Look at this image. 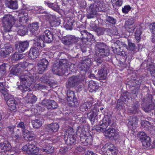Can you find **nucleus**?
<instances>
[{"label": "nucleus", "mask_w": 155, "mask_h": 155, "mask_svg": "<svg viewBox=\"0 0 155 155\" xmlns=\"http://www.w3.org/2000/svg\"><path fill=\"white\" fill-rule=\"evenodd\" d=\"M26 68L28 69L29 68L28 67L25 68V65L20 64L12 68L10 71L11 74L13 75H18L20 73L21 74L19 77L20 85L18 88L22 91H28L29 90L28 86L32 84L34 80V77L32 75V74H34V69L32 68L29 71L26 70Z\"/></svg>", "instance_id": "f257e3e1"}, {"label": "nucleus", "mask_w": 155, "mask_h": 155, "mask_svg": "<svg viewBox=\"0 0 155 155\" xmlns=\"http://www.w3.org/2000/svg\"><path fill=\"white\" fill-rule=\"evenodd\" d=\"M91 60L90 59L85 60L79 62L78 66V69L84 73L81 74V77L79 78L77 76H73L70 78L67 82L66 87L68 88L73 87L77 85V83L79 82H82L85 79V74L86 72L88 71L91 66Z\"/></svg>", "instance_id": "f03ea898"}, {"label": "nucleus", "mask_w": 155, "mask_h": 155, "mask_svg": "<svg viewBox=\"0 0 155 155\" xmlns=\"http://www.w3.org/2000/svg\"><path fill=\"white\" fill-rule=\"evenodd\" d=\"M48 65V62L45 59H42L37 64V69L38 73L36 74L35 72V69L33 68V65L31 64H28V67L29 68V70L30 68H31V70L32 69V68L34 69V74H32V75L34 77V80L33 81V82H34L36 80L38 79L39 78L38 76V73L42 74L46 70Z\"/></svg>", "instance_id": "7ed1b4c3"}, {"label": "nucleus", "mask_w": 155, "mask_h": 155, "mask_svg": "<svg viewBox=\"0 0 155 155\" xmlns=\"http://www.w3.org/2000/svg\"><path fill=\"white\" fill-rule=\"evenodd\" d=\"M2 20L3 31L6 32L10 31L15 21V18L11 15L5 14L2 18Z\"/></svg>", "instance_id": "20e7f679"}, {"label": "nucleus", "mask_w": 155, "mask_h": 155, "mask_svg": "<svg viewBox=\"0 0 155 155\" xmlns=\"http://www.w3.org/2000/svg\"><path fill=\"white\" fill-rule=\"evenodd\" d=\"M102 5L99 1L95 2L94 4L90 5L87 9V17L88 19L93 18L96 16L97 11H101Z\"/></svg>", "instance_id": "39448f33"}, {"label": "nucleus", "mask_w": 155, "mask_h": 155, "mask_svg": "<svg viewBox=\"0 0 155 155\" xmlns=\"http://www.w3.org/2000/svg\"><path fill=\"white\" fill-rule=\"evenodd\" d=\"M95 49L96 55L98 57L104 58L108 55V47L103 43H97Z\"/></svg>", "instance_id": "423d86ee"}, {"label": "nucleus", "mask_w": 155, "mask_h": 155, "mask_svg": "<svg viewBox=\"0 0 155 155\" xmlns=\"http://www.w3.org/2000/svg\"><path fill=\"white\" fill-rule=\"evenodd\" d=\"M76 133L71 127L69 128L65 132L64 139L68 145L73 144L76 141Z\"/></svg>", "instance_id": "0eeeda50"}, {"label": "nucleus", "mask_w": 155, "mask_h": 155, "mask_svg": "<svg viewBox=\"0 0 155 155\" xmlns=\"http://www.w3.org/2000/svg\"><path fill=\"white\" fill-rule=\"evenodd\" d=\"M111 122L110 118L109 116H106L103 118L102 124L95 127L94 130L97 132L102 131L104 133L108 126H110Z\"/></svg>", "instance_id": "6e6552de"}, {"label": "nucleus", "mask_w": 155, "mask_h": 155, "mask_svg": "<svg viewBox=\"0 0 155 155\" xmlns=\"http://www.w3.org/2000/svg\"><path fill=\"white\" fill-rule=\"evenodd\" d=\"M22 150L25 153L30 155H42L38 154H35L39 151V149L31 143H28L22 147Z\"/></svg>", "instance_id": "1a4fd4ad"}, {"label": "nucleus", "mask_w": 155, "mask_h": 155, "mask_svg": "<svg viewBox=\"0 0 155 155\" xmlns=\"http://www.w3.org/2000/svg\"><path fill=\"white\" fill-rule=\"evenodd\" d=\"M51 141L47 139L40 142L39 143V145L42 147V148L40 149V150L48 153L53 152L54 148L51 145Z\"/></svg>", "instance_id": "9d476101"}, {"label": "nucleus", "mask_w": 155, "mask_h": 155, "mask_svg": "<svg viewBox=\"0 0 155 155\" xmlns=\"http://www.w3.org/2000/svg\"><path fill=\"white\" fill-rule=\"evenodd\" d=\"M59 126L56 123H52L47 125L45 129V134H52L57 132L58 130Z\"/></svg>", "instance_id": "9b49d317"}, {"label": "nucleus", "mask_w": 155, "mask_h": 155, "mask_svg": "<svg viewBox=\"0 0 155 155\" xmlns=\"http://www.w3.org/2000/svg\"><path fill=\"white\" fill-rule=\"evenodd\" d=\"M4 99L6 101L9 109L11 110H14L16 107V103L13 96L8 94L7 95L4 96Z\"/></svg>", "instance_id": "f8f14e48"}, {"label": "nucleus", "mask_w": 155, "mask_h": 155, "mask_svg": "<svg viewBox=\"0 0 155 155\" xmlns=\"http://www.w3.org/2000/svg\"><path fill=\"white\" fill-rule=\"evenodd\" d=\"M79 38L74 36L68 35L62 38L63 43L66 45H70L77 42Z\"/></svg>", "instance_id": "ddd939ff"}, {"label": "nucleus", "mask_w": 155, "mask_h": 155, "mask_svg": "<svg viewBox=\"0 0 155 155\" xmlns=\"http://www.w3.org/2000/svg\"><path fill=\"white\" fill-rule=\"evenodd\" d=\"M65 61L64 60H63L59 61L58 66H54L53 67L52 71L54 74L59 75H62L65 73V71L62 69L64 67V62Z\"/></svg>", "instance_id": "4468645a"}, {"label": "nucleus", "mask_w": 155, "mask_h": 155, "mask_svg": "<svg viewBox=\"0 0 155 155\" xmlns=\"http://www.w3.org/2000/svg\"><path fill=\"white\" fill-rule=\"evenodd\" d=\"M19 20L17 21L16 23L15 22V26L16 27H20L21 26H25V24L26 22L28 19V16L27 13H21L20 14ZM16 21H15V22Z\"/></svg>", "instance_id": "2eb2a0df"}, {"label": "nucleus", "mask_w": 155, "mask_h": 155, "mask_svg": "<svg viewBox=\"0 0 155 155\" xmlns=\"http://www.w3.org/2000/svg\"><path fill=\"white\" fill-rule=\"evenodd\" d=\"M68 102L70 105L72 107L74 106L75 104L77 103V100L75 97V93L70 90H68L67 94Z\"/></svg>", "instance_id": "dca6fc26"}, {"label": "nucleus", "mask_w": 155, "mask_h": 155, "mask_svg": "<svg viewBox=\"0 0 155 155\" xmlns=\"http://www.w3.org/2000/svg\"><path fill=\"white\" fill-rule=\"evenodd\" d=\"M112 124V122L110 124V126H109V128L105 130L104 132V134L106 137L109 138H114L118 135V133L114 129L110 127L111 125Z\"/></svg>", "instance_id": "f3484780"}, {"label": "nucleus", "mask_w": 155, "mask_h": 155, "mask_svg": "<svg viewBox=\"0 0 155 155\" xmlns=\"http://www.w3.org/2000/svg\"><path fill=\"white\" fill-rule=\"evenodd\" d=\"M80 140L85 146L90 145L92 142V137L91 135L87 136L84 134H81Z\"/></svg>", "instance_id": "a211bd4d"}, {"label": "nucleus", "mask_w": 155, "mask_h": 155, "mask_svg": "<svg viewBox=\"0 0 155 155\" xmlns=\"http://www.w3.org/2000/svg\"><path fill=\"white\" fill-rule=\"evenodd\" d=\"M128 126L133 130H134L138 126V120L136 116L131 117L128 119Z\"/></svg>", "instance_id": "6ab92c4d"}, {"label": "nucleus", "mask_w": 155, "mask_h": 155, "mask_svg": "<svg viewBox=\"0 0 155 155\" xmlns=\"http://www.w3.org/2000/svg\"><path fill=\"white\" fill-rule=\"evenodd\" d=\"M22 136L26 140H32L34 138L35 134L33 131L26 129L22 130Z\"/></svg>", "instance_id": "aec40b11"}, {"label": "nucleus", "mask_w": 155, "mask_h": 155, "mask_svg": "<svg viewBox=\"0 0 155 155\" xmlns=\"http://www.w3.org/2000/svg\"><path fill=\"white\" fill-rule=\"evenodd\" d=\"M42 105L45 106L48 108L54 109L58 107V104L56 102L53 100H44L42 102Z\"/></svg>", "instance_id": "412c9836"}, {"label": "nucleus", "mask_w": 155, "mask_h": 155, "mask_svg": "<svg viewBox=\"0 0 155 155\" xmlns=\"http://www.w3.org/2000/svg\"><path fill=\"white\" fill-rule=\"evenodd\" d=\"M44 41L47 43H51L53 40V35L49 30L46 29L44 31L42 35Z\"/></svg>", "instance_id": "4be33fe9"}, {"label": "nucleus", "mask_w": 155, "mask_h": 155, "mask_svg": "<svg viewBox=\"0 0 155 155\" xmlns=\"http://www.w3.org/2000/svg\"><path fill=\"white\" fill-rule=\"evenodd\" d=\"M36 11L38 13H44L45 14L43 16L45 17V18L46 20L50 19L51 18H53V16L49 13H47L45 10L41 6H36L35 8Z\"/></svg>", "instance_id": "5701e85b"}, {"label": "nucleus", "mask_w": 155, "mask_h": 155, "mask_svg": "<svg viewBox=\"0 0 155 155\" xmlns=\"http://www.w3.org/2000/svg\"><path fill=\"white\" fill-rule=\"evenodd\" d=\"M129 99L128 97L127 96L126 94H124L122 97H120V99L118 100L117 101V104L116 106L117 109L120 110L123 109L124 105V102L127 101Z\"/></svg>", "instance_id": "b1692460"}, {"label": "nucleus", "mask_w": 155, "mask_h": 155, "mask_svg": "<svg viewBox=\"0 0 155 155\" xmlns=\"http://www.w3.org/2000/svg\"><path fill=\"white\" fill-rule=\"evenodd\" d=\"M34 44L35 46L38 47L39 48H43L45 46L44 39L42 35L37 36L34 39Z\"/></svg>", "instance_id": "393cba45"}, {"label": "nucleus", "mask_w": 155, "mask_h": 155, "mask_svg": "<svg viewBox=\"0 0 155 155\" xmlns=\"http://www.w3.org/2000/svg\"><path fill=\"white\" fill-rule=\"evenodd\" d=\"M114 147L113 144L108 143L104 146L101 149V150L105 154L110 153L114 150Z\"/></svg>", "instance_id": "a878e982"}, {"label": "nucleus", "mask_w": 155, "mask_h": 155, "mask_svg": "<svg viewBox=\"0 0 155 155\" xmlns=\"http://www.w3.org/2000/svg\"><path fill=\"white\" fill-rule=\"evenodd\" d=\"M39 55L38 49L35 47L30 49L28 56L31 59H35L37 58Z\"/></svg>", "instance_id": "bb28decb"}, {"label": "nucleus", "mask_w": 155, "mask_h": 155, "mask_svg": "<svg viewBox=\"0 0 155 155\" xmlns=\"http://www.w3.org/2000/svg\"><path fill=\"white\" fill-rule=\"evenodd\" d=\"M18 51L21 53L23 52L29 46L28 42L27 41H20L18 43Z\"/></svg>", "instance_id": "cd10ccee"}, {"label": "nucleus", "mask_w": 155, "mask_h": 155, "mask_svg": "<svg viewBox=\"0 0 155 155\" xmlns=\"http://www.w3.org/2000/svg\"><path fill=\"white\" fill-rule=\"evenodd\" d=\"M11 51L12 49L10 47L5 45L1 49L0 51V55L2 57L5 58L10 54Z\"/></svg>", "instance_id": "c85d7f7f"}, {"label": "nucleus", "mask_w": 155, "mask_h": 155, "mask_svg": "<svg viewBox=\"0 0 155 155\" xmlns=\"http://www.w3.org/2000/svg\"><path fill=\"white\" fill-rule=\"evenodd\" d=\"M88 90L90 92L95 91L98 89L99 86L98 84L93 81H90L88 83Z\"/></svg>", "instance_id": "c756f323"}, {"label": "nucleus", "mask_w": 155, "mask_h": 155, "mask_svg": "<svg viewBox=\"0 0 155 155\" xmlns=\"http://www.w3.org/2000/svg\"><path fill=\"white\" fill-rule=\"evenodd\" d=\"M107 74V71L104 70L103 68H101L98 71L97 76L98 79L103 80L106 79Z\"/></svg>", "instance_id": "7c9ffc66"}, {"label": "nucleus", "mask_w": 155, "mask_h": 155, "mask_svg": "<svg viewBox=\"0 0 155 155\" xmlns=\"http://www.w3.org/2000/svg\"><path fill=\"white\" fill-rule=\"evenodd\" d=\"M99 112L98 108H94L92 110L89 114L88 118L91 121H92L93 119H94L98 115Z\"/></svg>", "instance_id": "2f4dec72"}, {"label": "nucleus", "mask_w": 155, "mask_h": 155, "mask_svg": "<svg viewBox=\"0 0 155 155\" xmlns=\"http://www.w3.org/2000/svg\"><path fill=\"white\" fill-rule=\"evenodd\" d=\"M25 98L27 102L31 103L35 102L37 100L36 96L29 93L27 94Z\"/></svg>", "instance_id": "473e14b6"}, {"label": "nucleus", "mask_w": 155, "mask_h": 155, "mask_svg": "<svg viewBox=\"0 0 155 155\" xmlns=\"http://www.w3.org/2000/svg\"><path fill=\"white\" fill-rule=\"evenodd\" d=\"M11 145L8 142L5 143H0V152L5 151L9 150L11 149Z\"/></svg>", "instance_id": "72a5a7b5"}, {"label": "nucleus", "mask_w": 155, "mask_h": 155, "mask_svg": "<svg viewBox=\"0 0 155 155\" xmlns=\"http://www.w3.org/2000/svg\"><path fill=\"white\" fill-rule=\"evenodd\" d=\"M143 146L144 148L149 147L151 144V140L149 137H145L141 141Z\"/></svg>", "instance_id": "f704fd0d"}, {"label": "nucleus", "mask_w": 155, "mask_h": 155, "mask_svg": "<svg viewBox=\"0 0 155 155\" xmlns=\"http://www.w3.org/2000/svg\"><path fill=\"white\" fill-rule=\"evenodd\" d=\"M142 28L139 26L137 28L135 34V37L137 42H139L140 40Z\"/></svg>", "instance_id": "c9c22d12"}, {"label": "nucleus", "mask_w": 155, "mask_h": 155, "mask_svg": "<svg viewBox=\"0 0 155 155\" xmlns=\"http://www.w3.org/2000/svg\"><path fill=\"white\" fill-rule=\"evenodd\" d=\"M6 83L5 81H2V82H0V91L4 96L8 94L5 88Z\"/></svg>", "instance_id": "e433bc0d"}, {"label": "nucleus", "mask_w": 155, "mask_h": 155, "mask_svg": "<svg viewBox=\"0 0 155 155\" xmlns=\"http://www.w3.org/2000/svg\"><path fill=\"white\" fill-rule=\"evenodd\" d=\"M92 106L91 103L88 102H85L81 106L80 109L81 111H85L87 110Z\"/></svg>", "instance_id": "4c0bfd02"}, {"label": "nucleus", "mask_w": 155, "mask_h": 155, "mask_svg": "<svg viewBox=\"0 0 155 155\" xmlns=\"http://www.w3.org/2000/svg\"><path fill=\"white\" fill-rule=\"evenodd\" d=\"M28 29L26 27L21 26L20 27L18 28L17 33L20 35L23 36L25 35Z\"/></svg>", "instance_id": "58836bf2"}, {"label": "nucleus", "mask_w": 155, "mask_h": 155, "mask_svg": "<svg viewBox=\"0 0 155 155\" xmlns=\"http://www.w3.org/2000/svg\"><path fill=\"white\" fill-rule=\"evenodd\" d=\"M24 57L23 54H20L18 52H15L12 57V60L14 61H17L19 60L22 59Z\"/></svg>", "instance_id": "ea45409f"}, {"label": "nucleus", "mask_w": 155, "mask_h": 155, "mask_svg": "<svg viewBox=\"0 0 155 155\" xmlns=\"http://www.w3.org/2000/svg\"><path fill=\"white\" fill-rule=\"evenodd\" d=\"M8 7L9 8L16 9L18 8V4L16 1H12V0L9 2Z\"/></svg>", "instance_id": "a19ab883"}, {"label": "nucleus", "mask_w": 155, "mask_h": 155, "mask_svg": "<svg viewBox=\"0 0 155 155\" xmlns=\"http://www.w3.org/2000/svg\"><path fill=\"white\" fill-rule=\"evenodd\" d=\"M43 122V120L41 119V120L36 119L32 121V124L34 127L37 128L41 126Z\"/></svg>", "instance_id": "79ce46f5"}, {"label": "nucleus", "mask_w": 155, "mask_h": 155, "mask_svg": "<svg viewBox=\"0 0 155 155\" xmlns=\"http://www.w3.org/2000/svg\"><path fill=\"white\" fill-rule=\"evenodd\" d=\"M39 28L38 23L35 22L33 23L31 25L30 28V31L32 33L37 31Z\"/></svg>", "instance_id": "37998d69"}, {"label": "nucleus", "mask_w": 155, "mask_h": 155, "mask_svg": "<svg viewBox=\"0 0 155 155\" xmlns=\"http://www.w3.org/2000/svg\"><path fill=\"white\" fill-rule=\"evenodd\" d=\"M88 32H87L86 31H81V38L84 41V40L86 41H88Z\"/></svg>", "instance_id": "c03bdc74"}, {"label": "nucleus", "mask_w": 155, "mask_h": 155, "mask_svg": "<svg viewBox=\"0 0 155 155\" xmlns=\"http://www.w3.org/2000/svg\"><path fill=\"white\" fill-rule=\"evenodd\" d=\"M50 25L52 27L56 26L59 25L60 24L59 21L54 19L53 20H51L49 22Z\"/></svg>", "instance_id": "a18cd8bd"}, {"label": "nucleus", "mask_w": 155, "mask_h": 155, "mask_svg": "<svg viewBox=\"0 0 155 155\" xmlns=\"http://www.w3.org/2000/svg\"><path fill=\"white\" fill-rule=\"evenodd\" d=\"M131 8V7L129 5H127L124 6L122 8V11L123 13L127 14L128 13Z\"/></svg>", "instance_id": "49530a36"}, {"label": "nucleus", "mask_w": 155, "mask_h": 155, "mask_svg": "<svg viewBox=\"0 0 155 155\" xmlns=\"http://www.w3.org/2000/svg\"><path fill=\"white\" fill-rule=\"evenodd\" d=\"M105 29L103 28L99 27L96 28V31L98 36L103 35L105 30Z\"/></svg>", "instance_id": "de8ad7c7"}, {"label": "nucleus", "mask_w": 155, "mask_h": 155, "mask_svg": "<svg viewBox=\"0 0 155 155\" xmlns=\"http://www.w3.org/2000/svg\"><path fill=\"white\" fill-rule=\"evenodd\" d=\"M134 22V20L133 18H130L126 22L125 26H127L133 25Z\"/></svg>", "instance_id": "09e8293b"}, {"label": "nucleus", "mask_w": 155, "mask_h": 155, "mask_svg": "<svg viewBox=\"0 0 155 155\" xmlns=\"http://www.w3.org/2000/svg\"><path fill=\"white\" fill-rule=\"evenodd\" d=\"M73 25V23L71 20L69 21L64 26V28L67 30H71L72 26Z\"/></svg>", "instance_id": "8fccbe9b"}, {"label": "nucleus", "mask_w": 155, "mask_h": 155, "mask_svg": "<svg viewBox=\"0 0 155 155\" xmlns=\"http://www.w3.org/2000/svg\"><path fill=\"white\" fill-rule=\"evenodd\" d=\"M139 106L138 102L137 101L135 103V105L132 106L131 112L134 114L136 113L137 111L138 107Z\"/></svg>", "instance_id": "3c124183"}, {"label": "nucleus", "mask_w": 155, "mask_h": 155, "mask_svg": "<svg viewBox=\"0 0 155 155\" xmlns=\"http://www.w3.org/2000/svg\"><path fill=\"white\" fill-rule=\"evenodd\" d=\"M137 137L140 139L141 141L146 137L148 136L146 135L145 133L143 132H140L138 133Z\"/></svg>", "instance_id": "603ef678"}, {"label": "nucleus", "mask_w": 155, "mask_h": 155, "mask_svg": "<svg viewBox=\"0 0 155 155\" xmlns=\"http://www.w3.org/2000/svg\"><path fill=\"white\" fill-rule=\"evenodd\" d=\"M106 20L107 21L112 24H114L116 23V20L110 16H108L106 18Z\"/></svg>", "instance_id": "864d4df0"}, {"label": "nucleus", "mask_w": 155, "mask_h": 155, "mask_svg": "<svg viewBox=\"0 0 155 155\" xmlns=\"http://www.w3.org/2000/svg\"><path fill=\"white\" fill-rule=\"evenodd\" d=\"M153 104H150L143 107V110L146 112H148L153 109Z\"/></svg>", "instance_id": "5fc2aeb1"}, {"label": "nucleus", "mask_w": 155, "mask_h": 155, "mask_svg": "<svg viewBox=\"0 0 155 155\" xmlns=\"http://www.w3.org/2000/svg\"><path fill=\"white\" fill-rule=\"evenodd\" d=\"M126 29L129 32H133L135 28V25H131L130 26H125Z\"/></svg>", "instance_id": "6e6d98bb"}, {"label": "nucleus", "mask_w": 155, "mask_h": 155, "mask_svg": "<svg viewBox=\"0 0 155 155\" xmlns=\"http://www.w3.org/2000/svg\"><path fill=\"white\" fill-rule=\"evenodd\" d=\"M45 3L46 5L48 6V7L52 8V9L55 10L54 6L55 4L54 3H51L50 2L48 1H45Z\"/></svg>", "instance_id": "4d7b16f0"}, {"label": "nucleus", "mask_w": 155, "mask_h": 155, "mask_svg": "<svg viewBox=\"0 0 155 155\" xmlns=\"http://www.w3.org/2000/svg\"><path fill=\"white\" fill-rule=\"evenodd\" d=\"M20 135L19 134L15 135H12V136L13 140L17 141L21 140V137Z\"/></svg>", "instance_id": "13d9d810"}, {"label": "nucleus", "mask_w": 155, "mask_h": 155, "mask_svg": "<svg viewBox=\"0 0 155 155\" xmlns=\"http://www.w3.org/2000/svg\"><path fill=\"white\" fill-rule=\"evenodd\" d=\"M40 80L42 82L44 83H46L48 82L49 79L48 78L46 75H45L43 76L40 78Z\"/></svg>", "instance_id": "bf43d9fd"}, {"label": "nucleus", "mask_w": 155, "mask_h": 155, "mask_svg": "<svg viewBox=\"0 0 155 155\" xmlns=\"http://www.w3.org/2000/svg\"><path fill=\"white\" fill-rule=\"evenodd\" d=\"M129 48L130 50H133L135 47V45L134 43L130 42H128Z\"/></svg>", "instance_id": "052dcab7"}, {"label": "nucleus", "mask_w": 155, "mask_h": 155, "mask_svg": "<svg viewBox=\"0 0 155 155\" xmlns=\"http://www.w3.org/2000/svg\"><path fill=\"white\" fill-rule=\"evenodd\" d=\"M35 86L36 88L38 89V90H41L45 88V86L40 84H36L35 85Z\"/></svg>", "instance_id": "680f3d73"}, {"label": "nucleus", "mask_w": 155, "mask_h": 155, "mask_svg": "<svg viewBox=\"0 0 155 155\" xmlns=\"http://www.w3.org/2000/svg\"><path fill=\"white\" fill-rule=\"evenodd\" d=\"M115 5L118 7L121 6L123 3V0H115Z\"/></svg>", "instance_id": "e2e57ef3"}, {"label": "nucleus", "mask_w": 155, "mask_h": 155, "mask_svg": "<svg viewBox=\"0 0 155 155\" xmlns=\"http://www.w3.org/2000/svg\"><path fill=\"white\" fill-rule=\"evenodd\" d=\"M68 148L67 147H61V149H60V152L61 153L64 154L66 153L67 151H68Z\"/></svg>", "instance_id": "0e129e2a"}, {"label": "nucleus", "mask_w": 155, "mask_h": 155, "mask_svg": "<svg viewBox=\"0 0 155 155\" xmlns=\"http://www.w3.org/2000/svg\"><path fill=\"white\" fill-rule=\"evenodd\" d=\"M112 48L113 52L114 53L118 54H120V52L119 51V50L117 48H114L113 47H112Z\"/></svg>", "instance_id": "69168bd1"}, {"label": "nucleus", "mask_w": 155, "mask_h": 155, "mask_svg": "<svg viewBox=\"0 0 155 155\" xmlns=\"http://www.w3.org/2000/svg\"><path fill=\"white\" fill-rule=\"evenodd\" d=\"M17 127H20L21 128L22 130L25 129V126L24 124V123L22 122H20L17 125Z\"/></svg>", "instance_id": "338daca9"}, {"label": "nucleus", "mask_w": 155, "mask_h": 155, "mask_svg": "<svg viewBox=\"0 0 155 155\" xmlns=\"http://www.w3.org/2000/svg\"><path fill=\"white\" fill-rule=\"evenodd\" d=\"M6 70V66L5 64H2L0 66V71H4Z\"/></svg>", "instance_id": "774afa93"}]
</instances>
